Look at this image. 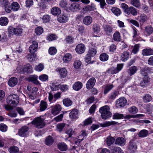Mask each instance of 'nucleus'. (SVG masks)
Instances as JSON below:
<instances>
[{"label":"nucleus","mask_w":153,"mask_h":153,"mask_svg":"<svg viewBox=\"0 0 153 153\" xmlns=\"http://www.w3.org/2000/svg\"><path fill=\"white\" fill-rule=\"evenodd\" d=\"M109 110V107L108 105H105L100 108L99 112L101 114V117L102 119L106 120L111 117V114Z\"/></svg>","instance_id":"nucleus-1"},{"label":"nucleus","mask_w":153,"mask_h":153,"mask_svg":"<svg viewBox=\"0 0 153 153\" xmlns=\"http://www.w3.org/2000/svg\"><path fill=\"white\" fill-rule=\"evenodd\" d=\"M19 148L16 146H11L8 149V151L10 153H18Z\"/></svg>","instance_id":"nucleus-41"},{"label":"nucleus","mask_w":153,"mask_h":153,"mask_svg":"<svg viewBox=\"0 0 153 153\" xmlns=\"http://www.w3.org/2000/svg\"><path fill=\"white\" fill-rule=\"evenodd\" d=\"M110 149L112 153H124L123 150L118 147L112 146Z\"/></svg>","instance_id":"nucleus-18"},{"label":"nucleus","mask_w":153,"mask_h":153,"mask_svg":"<svg viewBox=\"0 0 153 153\" xmlns=\"http://www.w3.org/2000/svg\"><path fill=\"white\" fill-rule=\"evenodd\" d=\"M38 43L36 41H33L32 45H30L29 48V51L31 53H35L38 48Z\"/></svg>","instance_id":"nucleus-11"},{"label":"nucleus","mask_w":153,"mask_h":153,"mask_svg":"<svg viewBox=\"0 0 153 153\" xmlns=\"http://www.w3.org/2000/svg\"><path fill=\"white\" fill-rule=\"evenodd\" d=\"M38 76L35 75H30L27 78V80L30 82L36 85H40L39 82L38 80Z\"/></svg>","instance_id":"nucleus-8"},{"label":"nucleus","mask_w":153,"mask_h":153,"mask_svg":"<svg viewBox=\"0 0 153 153\" xmlns=\"http://www.w3.org/2000/svg\"><path fill=\"white\" fill-rule=\"evenodd\" d=\"M137 70V67L135 66H133L130 67L128 69V73L130 76H132L136 73Z\"/></svg>","instance_id":"nucleus-27"},{"label":"nucleus","mask_w":153,"mask_h":153,"mask_svg":"<svg viewBox=\"0 0 153 153\" xmlns=\"http://www.w3.org/2000/svg\"><path fill=\"white\" fill-rule=\"evenodd\" d=\"M113 39L116 42H120L121 40V36L118 31H116L113 36Z\"/></svg>","instance_id":"nucleus-28"},{"label":"nucleus","mask_w":153,"mask_h":153,"mask_svg":"<svg viewBox=\"0 0 153 153\" xmlns=\"http://www.w3.org/2000/svg\"><path fill=\"white\" fill-rule=\"evenodd\" d=\"M128 111L130 113L134 114L138 112V109L136 107L133 106L129 108Z\"/></svg>","instance_id":"nucleus-50"},{"label":"nucleus","mask_w":153,"mask_h":153,"mask_svg":"<svg viewBox=\"0 0 153 153\" xmlns=\"http://www.w3.org/2000/svg\"><path fill=\"white\" fill-rule=\"evenodd\" d=\"M118 94L117 91H114L111 93L108 96L109 99L110 100H114Z\"/></svg>","instance_id":"nucleus-43"},{"label":"nucleus","mask_w":153,"mask_h":153,"mask_svg":"<svg viewBox=\"0 0 153 153\" xmlns=\"http://www.w3.org/2000/svg\"><path fill=\"white\" fill-rule=\"evenodd\" d=\"M143 101L144 102H149L152 100V97L149 94H145L143 97Z\"/></svg>","instance_id":"nucleus-42"},{"label":"nucleus","mask_w":153,"mask_h":153,"mask_svg":"<svg viewBox=\"0 0 153 153\" xmlns=\"http://www.w3.org/2000/svg\"><path fill=\"white\" fill-rule=\"evenodd\" d=\"M130 53L125 51L122 53L120 56V59L122 61L125 62L127 61L129 57Z\"/></svg>","instance_id":"nucleus-16"},{"label":"nucleus","mask_w":153,"mask_h":153,"mask_svg":"<svg viewBox=\"0 0 153 153\" xmlns=\"http://www.w3.org/2000/svg\"><path fill=\"white\" fill-rule=\"evenodd\" d=\"M63 102L64 105L66 107L70 106L72 103V102L70 99L66 98L63 100Z\"/></svg>","instance_id":"nucleus-45"},{"label":"nucleus","mask_w":153,"mask_h":153,"mask_svg":"<svg viewBox=\"0 0 153 153\" xmlns=\"http://www.w3.org/2000/svg\"><path fill=\"white\" fill-rule=\"evenodd\" d=\"M72 58L71 54L69 53H67L63 56V60L65 62L67 63L71 60Z\"/></svg>","instance_id":"nucleus-30"},{"label":"nucleus","mask_w":153,"mask_h":153,"mask_svg":"<svg viewBox=\"0 0 153 153\" xmlns=\"http://www.w3.org/2000/svg\"><path fill=\"white\" fill-rule=\"evenodd\" d=\"M96 82V79L93 77L90 78L87 82L86 88L88 89L93 88Z\"/></svg>","instance_id":"nucleus-9"},{"label":"nucleus","mask_w":153,"mask_h":153,"mask_svg":"<svg viewBox=\"0 0 153 153\" xmlns=\"http://www.w3.org/2000/svg\"><path fill=\"white\" fill-rule=\"evenodd\" d=\"M51 13L54 15H58L61 13V10L59 7H54L52 8Z\"/></svg>","instance_id":"nucleus-35"},{"label":"nucleus","mask_w":153,"mask_h":153,"mask_svg":"<svg viewBox=\"0 0 153 153\" xmlns=\"http://www.w3.org/2000/svg\"><path fill=\"white\" fill-rule=\"evenodd\" d=\"M143 55H150L153 54V50L150 49H145L143 50Z\"/></svg>","instance_id":"nucleus-34"},{"label":"nucleus","mask_w":153,"mask_h":153,"mask_svg":"<svg viewBox=\"0 0 153 153\" xmlns=\"http://www.w3.org/2000/svg\"><path fill=\"white\" fill-rule=\"evenodd\" d=\"M32 124L38 128H43L45 125V123L43 120L40 117H37L31 122Z\"/></svg>","instance_id":"nucleus-3"},{"label":"nucleus","mask_w":153,"mask_h":153,"mask_svg":"<svg viewBox=\"0 0 153 153\" xmlns=\"http://www.w3.org/2000/svg\"><path fill=\"white\" fill-rule=\"evenodd\" d=\"M12 9L14 11H16L18 10L19 7V4L17 2H13L11 4Z\"/></svg>","instance_id":"nucleus-53"},{"label":"nucleus","mask_w":153,"mask_h":153,"mask_svg":"<svg viewBox=\"0 0 153 153\" xmlns=\"http://www.w3.org/2000/svg\"><path fill=\"white\" fill-rule=\"evenodd\" d=\"M150 69L147 67H145L141 69L140 71V74L143 76H146L150 71Z\"/></svg>","instance_id":"nucleus-23"},{"label":"nucleus","mask_w":153,"mask_h":153,"mask_svg":"<svg viewBox=\"0 0 153 153\" xmlns=\"http://www.w3.org/2000/svg\"><path fill=\"white\" fill-rule=\"evenodd\" d=\"M82 86V84L81 82H77L74 84L73 88L74 90L78 91L81 88Z\"/></svg>","instance_id":"nucleus-31"},{"label":"nucleus","mask_w":153,"mask_h":153,"mask_svg":"<svg viewBox=\"0 0 153 153\" xmlns=\"http://www.w3.org/2000/svg\"><path fill=\"white\" fill-rule=\"evenodd\" d=\"M113 87L114 86L112 84H109L106 86L104 90V94H106L110 91L112 89Z\"/></svg>","instance_id":"nucleus-51"},{"label":"nucleus","mask_w":153,"mask_h":153,"mask_svg":"<svg viewBox=\"0 0 153 153\" xmlns=\"http://www.w3.org/2000/svg\"><path fill=\"white\" fill-rule=\"evenodd\" d=\"M138 13L137 10L133 7H130L129 8L128 11L126 14H131L133 16H136Z\"/></svg>","instance_id":"nucleus-24"},{"label":"nucleus","mask_w":153,"mask_h":153,"mask_svg":"<svg viewBox=\"0 0 153 153\" xmlns=\"http://www.w3.org/2000/svg\"><path fill=\"white\" fill-rule=\"evenodd\" d=\"M69 117L71 119L76 120L79 118L78 111L76 109L73 110L69 113Z\"/></svg>","instance_id":"nucleus-12"},{"label":"nucleus","mask_w":153,"mask_h":153,"mask_svg":"<svg viewBox=\"0 0 153 153\" xmlns=\"http://www.w3.org/2000/svg\"><path fill=\"white\" fill-rule=\"evenodd\" d=\"M111 11L115 15L118 16L121 13V12L120 10L117 7H113L111 9Z\"/></svg>","instance_id":"nucleus-48"},{"label":"nucleus","mask_w":153,"mask_h":153,"mask_svg":"<svg viewBox=\"0 0 153 153\" xmlns=\"http://www.w3.org/2000/svg\"><path fill=\"white\" fill-rule=\"evenodd\" d=\"M48 76L45 74L41 75L39 76V79L42 82H45L48 81Z\"/></svg>","instance_id":"nucleus-56"},{"label":"nucleus","mask_w":153,"mask_h":153,"mask_svg":"<svg viewBox=\"0 0 153 153\" xmlns=\"http://www.w3.org/2000/svg\"><path fill=\"white\" fill-rule=\"evenodd\" d=\"M115 144L120 146H124L126 143V140L122 137L117 138L115 140Z\"/></svg>","instance_id":"nucleus-15"},{"label":"nucleus","mask_w":153,"mask_h":153,"mask_svg":"<svg viewBox=\"0 0 153 153\" xmlns=\"http://www.w3.org/2000/svg\"><path fill=\"white\" fill-rule=\"evenodd\" d=\"M4 2V6L5 10L6 12L9 13L10 12L12 9L11 7H10V4L8 1H5Z\"/></svg>","instance_id":"nucleus-39"},{"label":"nucleus","mask_w":153,"mask_h":153,"mask_svg":"<svg viewBox=\"0 0 153 153\" xmlns=\"http://www.w3.org/2000/svg\"><path fill=\"white\" fill-rule=\"evenodd\" d=\"M61 110V106L59 104L52 107L51 113L53 115H57L59 113Z\"/></svg>","instance_id":"nucleus-10"},{"label":"nucleus","mask_w":153,"mask_h":153,"mask_svg":"<svg viewBox=\"0 0 153 153\" xmlns=\"http://www.w3.org/2000/svg\"><path fill=\"white\" fill-rule=\"evenodd\" d=\"M79 4L76 3H74L71 4L69 7V9L72 11H77L79 10Z\"/></svg>","instance_id":"nucleus-21"},{"label":"nucleus","mask_w":153,"mask_h":153,"mask_svg":"<svg viewBox=\"0 0 153 153\" xmlns=\"http://www.w3.org/2000/svg\"><path fill=\"white\" fill-rule=\"evenodd\" d=\"M108 48L109 51L111 53H113L114 52V51L116 50L117 47L115 45L112 44L109 46Z\"/></svg>","instance_id":"nucleus-63"},{"label":"nucleus","mask_w":153,"mask_h":153,"mask_svg":"<svg viewBox=\"0 0 153 153\" xmlns=\"http://www.w3.org/2000/svg\"><path fill=\"white\" fill-rule=\"evenodd\" d=\"M109 56L106 53L101 54L100 56V60L102 61H106L108 59Z\"/></svg>","instance_id":"nucleus-47"},{"label":"nucleus","mask_w":153,"mask_h":153,"mask_svg":"<svg viewBox=\"0 0 153 153\" xmlns=\"http://www.w3.org/2000/svg\"><path fill=\"white\" fill-rule=\"evenodd\" d=\"M8 33L10 35H19V28L17 27L16 28H13L10 26L8 29Z\"/></svg>","instance_id":"nucleus-13"},{"label":"nucleus","mask_w":153,"mask_h":153,"mask_svg":"<svg viewBox=\"0 0 153 153\" xmlns=\"http://www.w3.org/2000/svg\"><path fill=\"white\" fill-rule=\"evenodd\" d=\"M85 47L82 44H80L77 45L76 48V51L79 54H81L84 53L85 50Z\"/></svg>","instance_id":"nucleus-14"},{"label":"nucleus","mask_w":153,"mask_h":153,"mask_svg":"<svg viewBox=\"0 0 153 153\" xmlns=\"http://www.w3.org/2000/svg\"><path fill=\"white\" fill-rule=\"evenodd\" d=\"M58 146L59 149L62 151H65L67 149V145L63 142L59 143Z\"/></svg>","instance_id":"nucleus-32"},{"label":"nucleus","mask_w":153,"mask_h":153,"mask_svg":"<svg viewBox=\"0 0 153 153\" xmlns=\"http://www.w3.org/2000/svg\"><path fill=\"white\" fill-rule=\"evenodd\" d=\"M92 18L90 16H86L83 19V24L87 26L90 25L92 22Z\"/></svg>","instance_id":"nucleus-17"},{"label":"nucleus","mask_w":153,"mask_h":153,"mask_svg":"<svg viewBox=\"0 0 153 153\" xmlns=\"http://www.w3.org/2000/svg\"><path fill=\"white\" fill-rule=\"evenodd\" d=\"M48 104L47 102L43 100L41 101L40 104V110L41 111L45 110L47 108Z\"/></svg>","instance_id":"nucleus-33"},{"label":"nucleus","mask_w":153,"mask_h":153,"mask_svg":"<svg viewBox=\"0 0 153 153\" xmlns=\"http://www.w3.org/2000/svg\"><path fill=\"white\" fill-rule=\"evenodd\" d=\"M137 148L136 143L133 140H131L128 143V149L130 152L133 153L136 150Z\"/></svg>","instance_id":"nucleus-6"},{"label":"nucleus","mask_w":153,"mask_h":153,"mask_svg":"<svg viewBox=\"0 0 153 153\" xmlns=\"http://www.w3.org/2000/svg\"><path fill=\"white\" fill-rule=\"evenodd\" d=\"M81 65V62L79 60H76L75 61L74 64V67L76 69L79 68Z\"/></svg>","instance_id":"nucleus-60"},{"label":"nucleus","mask_w":153,"mask_h":153,"mask_svg":"<svg viewBox=\"0 0 153 153\" xmlns=\"http://www.w3.org/2000/svg\"><path fill=\"white\" fill-rule=\"evenodd\" d=\"M28 130V128L26 126L22 127L20 130V136L25 137L26 135L27 132Z\"/></svg>","instance_id":"nucleus-26"},{"label":"nucleus","mask_w":153,"mask_h":153,"mask_svg":"<svg viewBox=\"0 0 153 153\" xmlns=\"http://www.w3.org/2000/svg\"><path fill=\"white\" fill-rule=\"evenodd\" d=\"M43 31V28L41 27H38L35 29V32L38 35L41 34Z\"/></svg>","instance_id":"nucleus-61"},{"label":"nucleus","mask_w":153,"mask_h":153,"mask_svg":"<svg viewBox=\"0 0 153 153\" xmlns=\"http://www.w3.org/2000/svg\"><path fill=\"white\" fill-rule=\"evenodd\" d=\"M76 28L79 34L82 35L85 34V29L84 26L82 25H77Z\"/></svg>","instance_id":"nucleus-29"},{"label":"nucleus","mask_w":153,"mask_h":153,"mask_svg":"<svg viewBox=\"0 0 153 153\" xmlns=\"http://www.w3.org/2000/svg\"><path fill=\"white\" fill-rule=\"evenodd\" d=\"M36 56V54L35 53L28 54L27 56V58L30 62H32L35 59Z\"/></svg>","instance_id":"nucleus-49"},{"label":"nucleus","mask_w":153,"mask_h":153,"mask_svg":"<svg viewBox=\"0 0 153 153\" xmlns=\"http://www.w3.org/2000/svg\"><path fill=\"white\" fill-rule=\"evenodd\" d=\"M145 31L147 34L150 35L152 33L153 31V29L151 27L148 26L145 28Z\"/></svg>","instance_id":"nucleus-55"},{"label":"nucleus","mask_w":153,"mask_h":153,"mask_svg":"<svg viewBox=\"0 0 153 153\" xmlns=\"http://www.w3.org/2000/svg\"><path fill=\"white\" fill-rule=\"evenodd\" d=\"M6 102L8 104L12 105L14 107L16 106L19 102L18 95L15 94L9 95L7 98Z\"/></svg>","instance_id":"nucleus-2"},{"label":"nucleus","mask_w":153,"mask_h":153,"mask_svg":"<svg viewBox=\"0 0 153 153\" xmlns=\"http://www.w3.org/2000/svg\"><path fill=\"white\" fill-rule=\"evenodd\" d=\"M58 21L60 23L66 22L68 21V16L65 14L61 15L58 18Z\"/></svg>","instance_id":"nucleus-22"},{"label":"nucleus","mask_w":153,"mask_h":153,"mask_svg":"<svg viewBox=\"0 0 153 153\" xmlns=\"http://www.w3.org/2000/svg\"><path fill=\"white\" fill-rule=\"evenodd\" d=\"M87 134L86 132V131L83 130L82 131L81 134L79 136L78 138L79 140H78V142L79 143L82 141L84 137L87 136Z\"/></svg>","instance_id":"nucleus-52"},{"label":"nucleus","mask_w":153,"mask_h":153,"mask_svg":"<svg viewBox=\"0 0 153 153\" xmlns=\"http://www.w3.org/2000/svg\"><path fill=\"white\" fill-rule=\"evenodd\" d=\"M115 139L114 137L108 136L106 139V143L108 146H111L114 142Z\"/></svg>","instance_id":"nucleus-37"},{"label":"nucleus","mask_w":153,"mask_h":153,"mask_svg":"<svg viewBox=\"0 0 153 153\" xmlns=\"http://www.w3.org/2000/svg\"><path fill=\"white\" fill-rule=\"evenodd\" d=\"M53 138L50 136H48L45 140V143L48 146L51 145L53 144Z\"/></svg>","instance_id":"nucleus-46"},{"label":"nucleus","mask_w":153,"mask_h":153,"mask_svg":"<svg viewBox=\"0 0 153 153\" xmlns=\"http://www.w3.org/2000/svg\"><path fill=\"white\" fill-rule=\"evenodd\" d=\"M150 78L148 75L144 76L143 81L140 83V85L143 87L146 86L149 82Z\"/></svg>","instance_id":"nucleus-20"},{"label":"nucleus","mask_w":153,"mask_h":153,"mask_svg":"<svg viewBox=\"0 0 153 153\" xmlns=\"http://www.w3.org/2000/svg\"><path fill=\"white\" fill-rule=\"evenodd\" d=\"M57 38V36L55 34H51L48 36L47 39L49 41L55 40Z\"/></svg>","instance_id":"nucleus-57"},{"label":"nucleus","mask_w":153,"mask_h":153,"mask_svg":"<svg viewBox=\"0 0 153 153\" xmlns=\"http://www.w3.org/2000/svg\"><path fill=\"white\" fill-rule=\"evenodd\" d=\"M59 85H57L55 83H52L50 86L51 89L53 91H56L59 89Z\"/></svg>","instance_id":"nucleus-62"},{"label":"nucleus","mask_w":153,"mask_h":153,"mask_svg":"<svg viewBox=\"0 0 153 153\" xmlns=\"http://www.w3.org/2000/svg\"><path fill=\"white\" fill-rule=\"evenodd\" d=\"M148 131L146 130L143 129L140 131L138 134V136L140 137H146L148 134Z\"/></svg>","instance_id":"nucleus-38"},{"label":"nucleus","mask_w":153,"mask_h":153,"mask_svg":"<svg viewBox=\"0 0 153 153\" xmlns=\"http://www.w3.org/2000/svg\"><path fill=\"white\" fill-rule=\"evenodd\" d=\"M32 66L30 64H27L21 68L20 69V74H24L25 73H31L32 72Z\"/></svg>","instance_id":"nucleus-4"},{"label":"nucleus","mask_w":153,"mask_h":153,"mask_svg":"<svg viewBox=\"0 0 153 153\" xmlns=\"http://www.w3.org/2000/svg\"><path fill=\"white\" fill-rule=\"evenodd\" d=\"M102 28L105 33L108 36L110 35L113 31L112 27L108 25H104L102 26Z\"/></svg>","instance_id":"nucleus-7"},{"label":"nucleus","mask_w":153,"mask_h":153,"mask_svg":"<svg viewBox=\"0 0 153 153\" xmlns=\"http://www.w3.org/2000/svg\"><path fill=\"white\" fill-rule=\"evenodd\" d=\"M8 22V19L5 17H2L0 18V25L2 26L7 25Z\"/></svg>","instance_id":"nucleus-25"},{"label":"nucleus","mask_w":153,"mask_h":153,"mask_svg":"<svg viewBox=\"0 0 153 153\" xmlns=\"http://www.w3.org/2000/svg\"><path fill=\"white\" fill-rule=\"evenodd\" d=\"M18 82L17 79L15 77H12L10 78L8 81V84L11 87L14 86Z\"/></svg>","instance_id":"nucleus-19"},{"label":"nucleus","mask_w":153,"mask_h":153,"mask_svg":"<svg viewBox=\"0 0 153 153\" xmlns=\"http://www.w3.org/2000/svg\"><path fill=\"white\" fill-rule=\"evenodd\" d=\"M93 29L94 32L96 33H98L100 31V26L96 23L93 24Z\"/></svg>","instance_id":"nucleus-54"},{"label":"nucleus","mask_w":153,"mask_h":153,"mask_svg":"<svg viewBox=\"0 0 153 153\" xmlns=\"http://www.w3.org/2000/svg\"><path fill=\"white\" fill-rule=\"evenodd\" d=\"M59 72L60 76L62 78H64L66 77L67 74V71L64 68L60 69Z\"/></svg>","instance_id":"nucleus-36"},{"label":"nucleus","mask_w":153,"mask_h":153,"mask_svg":"<svg viewBox=\"0 0 153 153\" xmlns=\"http://www.w3.org/2000/svg\"><path fill=\"white\" fill-rule=\"evenodd\" d=\"M131 3L132 5L137 8H138L140 5L139 0H131Z\"/></svg>","instance_id":"nucleus-59"},{"label":"nucleus","mask_w":153,"mask_h":153,"mask_svg":"<svg viewBox=\"0 0 153 153\" xmlns=\"http://www.w3.org/2000/svg\"><path fill=\"white\" fill-rule=\"evenodd\" d=\"M97 49L96 47L91 48L89 50L88 54L92 57H93L97 53Z\"/></svg>","instance_id":"nucleus-40"},{"label":"nucleus","mask_w":153,"mask_h":153,"mask_svg":"<svg viewBox=\"0 0 153 153\" xmlns=\"http://www.w3.org/2000/svg\"><path fill=\"white\" fill-rule=\"evenodd\" d=\"M7 126L3 123L0 124V130L3 132H5L7 131Z\"/></svg>","instance_id":"nucleus-64"},{"label":"nucleus","mask_w":153,"mask_h":153,"mask_svg":"<svg viewBox=\"0 0 153 153\" xmlns=\"http://www.w3.org/2000/svg\"><path fill=\"white\" fill-rule=\"evenodd\" d=\"M124 115L122 114L118 113H115L113 116V118L114 119H118L123 118Z\"/></svg>","instance_id":"nucleus-58"},{"label":"nucleus","mask_w":153,"mask_h":153,"mask_svg":"<svg viewBox=\"0 0 153 153\" xmlns=\"http://www.w3.org/2000/svg\"><path fill=\"white\" fill-rule=\"evenodd\" d=\"M127 101L124 97H121L117 100L116 101V105L117 108L123 107L126 104Z\"/></svg>","instance_id":"nucleus-5"},{"label":"nucleus","mask_w":153,"mask_h":153,"mask_svg":"<svg viewBox=\"0 0 153 153\" xmlns=\"http://www.w3.org/2000/svg\"><path fill=\"white\" fill-rule=\"evenodd\" d=\"M117 122H115V121H108L106 122L103 124H100L101 126L102 127H106L108 126H109L111 125H114L117 124Z\"/></svg>","instance_id":"nucleus-44"}]
</instances>
